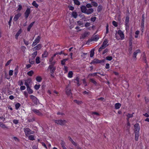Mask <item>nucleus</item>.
Masks as SVG:
<instances>
[{
	"label": "nucleus",
	"mask_w": 149,
	"mask_h": 149,
	"mask_svg": "<svg viewBox=\"0 0 149 149\" xmlns=\"http://www.w3.org/2000/svg\"><path fill=\"white\" fill-rule=\"evenodd\" d=\"M120 36V38L117 36L116 34H115V37L116 39L119 40L120 39L121 40H123L125 39V35L123 32L120 30H119L118 31L117 33Z\"/></svg>",
	"instance_id": "1"
},
{
	"label": "nucleus",
	"mask_w": 149,
	"mask_h": 149,
	"mask_svg": "<svg viewBox=\"0 0 149 149\" xmlns=\"http://www.w3.org/2000/svg\"><path fill=\"white\" fill-rule=\"evenodd\" d=\"M108 41L107 39H105L102 45L98 49V52L100 53L102 49H105L107 46L109 44H108Z\"/></svg>",
	"instance_id": "2"
},
{
	"label": "nucleus",
	"mask_w": 149,
	"mask_h": 149,
	"mask_svg": "<svg viewBox=\"0 0 149 149\" xmlns=\"http://www.w3.org/2000/svg\"><path fill=\"white\" fill-rule=\"evenodd\" d=\"M48 69L49 70V71L51 73V77L52 78L54 77V73L56 69V67H53L52 65H49L48 67Z\"/></svg>",
	"instance_id": "3"
},
{
	"label": "nucleus",
	"mask_w": 149,
	"mask_h": 149,
	"mask_svg": "<svg viewBox=\"0 0 149 149\" xmlns=\"http://www.w3.org/2000/svg\"><path fill=\"white\" fill-rule=\"evenodd\" d=\"M130 17L128 15L127 16L125 17V30L127 31L129 29V20Z\"/></svg>",
	"instance_id": "4"
},
{
	"label": "nucleus",
	"mask_w": 149,
	"mask_h": 149,
	"mask_svg": "<svg viewBox=\"0 0 149 149\" xmlns=\"http://www.w3.org/2000/svg\"><path fill=\"white\" fill-rule=\"evenodd\" d=\"M24 130L25 135L26 136H28L29 135L33 134L34 133L33 131H32L29 128H24Z\"/></svg>",
	"instance_id": "5"
},
{
	"label": "nucleus",
	"mask_w": 149,
	"mask_h": 149,
	"mask_svg": "<svg viewBox=\"0 0 149 149\" xmlns=\"http://www.w3.org/2000/svg\"><path fill=\"white\" fill-rule=\"evenodd\" d=\"M105 61H106L105 59L100 60L98 59L95 58L91 61V62L90 63V64H92L95 63H104Z\"/></svg>",
	"instance_id": "6"
},
{
	"label": "nucleus",
	"mask_w": 149,
	"mask_h": 149,
	"mask_svg": "<svg viewBox=\"0 0 149 149\" xmlns=\"http://www.w3.org/2000/svg\"><path fill=\"white\" fill-rule=\"evenodd\" d=\"M40 39L41 37L40 36H38L35 39L34 41L33 42V43L31 45L33 47L36 45L40 42Z\"/></svg>",
	"instance_id": "7"
},
{
	"label": "nucleus",
	"mask_w": 149,
	"mask_h": 149,
	"mask_svg": "<svg viewBox=\"0 0 149 149\" xmlns=\"http://www.w3.org/2000/svg\"><path fill=\"white\" fill-rule=\"evenodd\" d=\"M54 120L56 123L60 125H63L66 123V121L65 120Z\"/></svg>",
	"instance_id": "8"
},
{
	"label": "nucleus",
	"mask_w": 149,
	"mask_h": 149,
	"mask_svg": "<svg viewBox=\"0 0 149 149\" xmlns=\"http://www.w3.org/2000/svg\"><path fill=\"white\" fill-rule=\"evenodd\" d=\"M134 133L139 132L140 130V127L139 124L138 123H136L134 125Z\"/></svg>",
	"instance_id": "9"
},
{
	"label": "nucleus",
	"mask_w": 149,
	"mask_h": 149,
	"mask_svg": "<svg viewBox=\"0 0 149 149\" xmlns=\"http://www.w3.org/2000/svg\"><path fill=\"white\" fill-rule=\"evenodd\" d=\"M141 53V50L139 49H138L135 51L134 52L133 55L132 57L134 59H136V56L137 54Z\"/></svg>",
	"instance_id": "10"
},
{
	"label": "nucleus",
	"mask_w": 149,
	"mask_h": 149,
	"mask_svg": "<svg viewBox=\"0 0 149 149\" xmlns=\"http://www.w3.org/2000/svg\"><path fill=\"white\" fill-rule=\"evenodd\" d=\"M30 13L31 10L30 8H27L24 13L25 17L26 19H27Z\"/></svg>",
	"instance_id": "11"
},
{
	"label": "nucleus",
	"mask_w": 149,
	"mask_h": 149,
	"mask_svg": "<svg viewBox=\"0 0 149 149\" xmlns=\"http://www.w3.org/2000/svg\"><path fill=\"white\" fill-rule=\"evenodd\" d=\"M32 111L35 114L39 116H42L43 115L42 113L39 111V110L33 109L32 110Z\"/></svg>",
	"instance_id": "12"
},
{
	"label": "nucleus",
	"mask_w": 149,
	"mask_h": 149,
	"mask_svg": "<svg viewBox=\"0 0 149 149\" xmlns=\"http://www.w3.org/2000/svg\"><path fill=\"white\" fill-rule=\"evenodd\" d=\"M42 47V45L41 44H38L33 48V51L38 50L41 49Z\"/></svg>",
	"instance_id": "13"
},
{
	"label": "nucleus",
	"mask_w": 149,
	"mask_h": 149,
	"mask_svg": "<svg viewBox=\"0 0 149 149\" xmlns=\"http://www.w3.org/2000/svg\"><path fill=\"white\" fill-rule=\"evenodd\" d=\"M22 32V29L20 28V29L17 32V33L15 36V38L16 40L18 39V36L21 34Z\"/></svg>",
	"instance_id": "14"
},
{
	"label": "nucleus",
	"mask_w": 149,
	"mask_h": 149,
	"mask_svg": "<svg viewBox=\"0 0 149 149\" xmlns=\"http://www.w3.org/2000/svg\"><path fill=\"white\" fill-rule=\"evenodd\" d=\"M80 9L81 11V12L82 13H85L86 12L87 8L86 6L82 5L80 7Z\"/></svg>",
	"instance_id": "15"
},
{
	"label": "nucleus",
	"mask_w": 149,
	"mask_h": 149,
	"mask_svg": "<svg viewBox=\"0 0 149 149\" xmlns=\"http://www.w3.org/2000/svg\"><path fill=\"white\" fill-rule=\"evenodd\" d=\"M93 9L91 8L88 9H87L86 12L85 14L88 15L92 14L93 12Z\"/></svg>",
	"instance_id": "16"
},
{
	"label": "nucleus",
	"mask_w": 149,
	"mask_h": 149,
	"mask_svg": "<svg viewBox=\"0 0 149 149\" xmlns=\"http://www.w3.org/2000/svg\"><path fill=\"white\" fill-rule=\"evenodd\" d=\"M21 14L20 13H18L15 15L14 16L13 20L15 21H17L19 17L21 16Z\"/></svg>",
	"instance_id": "17"
},
{
	"label": "nucleus",
	"mask_w": 149,
	"mask_h": 149,
	"mask_svg": "<svg viewBox=\"0 0 149 149\" xmlns=\"http://www.w3.org/2000/svg\"><path fill=\"white\" fill-rule=\"evenodd\" d=\"M31 82V80L30 79H28L25 80L24 85L26 86V88L29 87V84Z\"/></svg>",
	"instance_id": "18"
},
{
	"label": "nucleus",
	"mask_w": 149,
	"mask_h": 149,
	"mask_svg": "<svg viewBox=\"0 0 149 149\" xmlns=\"http://www.w3.org/2000/svg\"><path fill=\"white\" fill-rule=\"evenodd\" d=\"M79 77L78 76L76 77L75 79H74V80L76 81V83L77 85L78 86H79L81 84L79 82Z\"/></svg>",
	"instance_id": "19"
},
{
	"label": "nucleus",
	"mask_w": 149,
	"mask_h": 149,
	"mask_svg": "<svg viewBox=\"0 0 149 149\" xmlns=\"http://www.w3.org/2000/svg\"><path fill=\"white\" fill-rule=\"evenodd\" d=\"M99 38V35H97L94 36L92 38V40L93 41H97Z\"/></svg>",
	"instance_id": "20"
},
{
	"label": "nucleus",
	"mask_w": 149,
	"mask_h": 149,
	"mask_svg": "<svg viewBox=\"0 0 149 149\" xmlns=\"http://www.w3.org/2000/svg\"><path fill=\"white\" fill-rule=\"evenodd\" d=\"M34 23H35L34 22H32L28 26V27L27 28V30L28 31H30V29H31V28L33 25Z\"/></svg>",
	"instance_id": "21"
},
{
	"label": "nucleus",
	"mask_w": 149,
	"mask_h": 149,
	"mask_svg": "<svg viewBox=\"0 0 149 149\" xmlns=\"http://www.w3.org/2000/svg\"><path fill=\"white\" fill-rule=\"evenodd\" d=\"M135 140L136 141H137L139 139V132H136L135 133Z\"/></svg>",
	"instance_id": "22"
},
{
	"label": "nucleus",
	"mask_w": 149,
	"mask_h": 149,
	"mask_svg": "<svg viewBox=\"0 0 149 149\" xmlns=\"http://www.w3.org/2000/svg\"><path fill=\"white\" fill-rule=\"evenodd\" d=\"M68 60V58L63 59L61 61V63L62 65H65V62Z\"/></svg>",
	"instance_id": "23"
},
{
	"label": "nucleus",
	"mask_w": 149,
	"mask_h": 149,
	"mask_svg": "<svg viewBox=\"0 0 149 149\" xmlns=\"http://www.w3.org/2000/svg\"><path fill=\"white\" fill-rule=\"evenodd\" d=\"M26 88L27 91L29 94H31L33 93V91L32 89L31 88L30 86L29 87H27Z\"/></svg>",
	"instance_id": "24"
},
{
	"label": "nucleus",
	"mask_w": 149,
	"mask_h": 149,
	"mask_svg": "<svg viewBox=\"0 0 149 149\" xmlns=\"http://www.w3.org/2000/svg\"><path fill=\"white\" fill-rule=\"evenodd\" d=\"M0 127L3 129H8V127L2 122H0Z\"/></svg>",
	"instance_id": "25"
},
{
	"label": "nucleus",
	"mask_w": 149,
	"mask_h": 149,
	"mask_svg": "<svg viewBox=\"0 0 149 149\" xmlns=\"http://www.w3.org/2000/svg\"><path fill=\"white\" fill-rule=\"evenodd\" d=\"M121 104L119 103H117L115 104V107L116 109H119L121 106Z\"/></svg>",
	"instance_id": "26"
},
{
	"label": "nucleus",
	"mask_w": 149,
	"mask_h": 149,
	"mask_svg": "<svg viewBox=\"0 0 149 149\" xmlns=\"http://www.w3.org/2000/svg\"><path fill=\"white\" fill-rule=\"evenodd\" d=\"M48 55V53L46 51L44 52V53L42 54V58H46Z\"/></svg>",
	"instance_id": "27"
},
{
	"label": "nucleus",
	"mask_w": 149,
	"mask_h": 149,
	"mask_svg": "<svg viewBox=\"0 0 149 149\" xmlns=\"http://www.w3.org/2000/svg\"><path fill=\"white\" fill-rule=\"evenodd\" d=\"M72 16L74 18H76L77 16V12L75 11H73L72 12Z\"/></svg>",
	"instance_id": "28"
},
{
	"label": "nucleus",
	"mask_w": 149,
	"mask_h": 149,
	"mask_svg": "<svg viewBox=\"0 0 149 149\" xmlns=\"http://www.w3.org/2000/svg\"><path fill=\"white\" fill-rule=\"evenodd\" d=\"M36 80L38 82H40L42 81V78L40 76H37L36 77Z\"/></svg>",
	"instance_id": "29"
},
{
	"label": "nucleus",
	"mask_w": 149,
	"mask_h": 149,
	"mask_svg": "<svg viewBox=\"0 0 149 149\" xmlns=\"http://www.w3.org/2000/svg\"><path fill=\"white\" fill-rule=\"evenodd\" d=\"M35 52H33L32 54V57L34 59L36 57V56L38 52L37 51H34Z\"/></svg>",
	"instance_id": "30"
},
{
	"label": "nucleus",
	"mask_w": 149,
	"mask_h": 149,
	"mask_svg": "<svg viewBox=\"0 0 149 149\" xmlns=\"http://www.w3.org/2000/svg\"><path fill=\"white\" fill-rule=\"evenodd\" d=\"M28 137L29 139L30 140L33 141L35 139L34 136L33 135H29Z\"/></svg>",
	"instance_id": "31"
},
{
	"label": "nucleus",
	"mask_w": 149,
	"mask_h": 149,
	"mask_svg": "<svg viewBox=\"0 0 149 149\" xmlns=\"http://www.w3.org/2000/svg\"><path fill=\"white\" fill-rule=\"evenodd\" d=\"M91 4L92 5V6H93L94 7H97L98 6L97 3V2L94 1H91Z\"/></svg>",
	"instance_id": "32"
},
{
	"label": "nucleus",
	"mask_w": 149,
	"mask_h": 149,
	"mask_svg": "<svg viewBox=\"0 0 149 149\" xmlns=\"http://www.w3.org/2000/svg\"><path fill=\"white\" fill-rule=\"evenodd\" d=\"M73 73L72 71H70L68 74V77L69 78H72L73 77Z\"/></svg>",
	"instance_id": "33"
},
{
	"label": "nucleus",
	"mask_w": 149,
	"mask_h": 149,
	"mask_svg": "<svg viewBox=\"0 0 149 149\" xmlns=\"http://www.w3.org/2000/svg\"><path fill=\"white\" fill-rule=\"evenodd\" d=\"M75 4L79 6L80 4V2L78 0H73Z\"/></svg>",
	"instance_id": "34"
},
{
	"label": "nucleus",
	"mask_w": 149,
	"mask_h": 149,
	"mask_svg": "<svg viewBox=\"0 0 149 149\" xmlns=\"http://www.w3.org/2000/svg\"><path fill=\"white\" fill-rule=\"evenodd\" d=\"M21 106L20 104L19 103H17L15 105V109L16 110H18Z\"/></svg>",
	"instance_id": "35"
},
{
	"label": "nucleus",
	"mask_w": 149,
	"mask_h": 149,
	"mask_svg": "<svg viewBox=\"0 0 149 149\" xmlns=\"http://www.w3.org/2000/svg\"><path fill=\"white\" fill-rule=\"evenodd\" d=\"M32 5L33 6L35 7L36 8H37L38 7V5L37 4L35 1H33L32 3Z\"/></svg>",
	"instance_id": "36"
},
{
	"label": "nucleus",
	"mask_w": 149,
	"mask_h": 149,
	"mask_svg": "<svg viewBox=\"0 0 149 149\" xmlns=\"http://www.w3.org/2000/svg\"><path fill=\"white\" fill-rule=\"evenodd\" d=\"M142 59L144 61V63H146L147 65L148 63L147 61L146 56H143Z\"/></svg>",
	"instance_id": "37"
},
{
	"label": "nucleus",
	"mask_w": 149,
	"mask_h": 149,
	"mask_svg": "<svg viewBox=\"0 0 149 149\" xmlns=\"http://www.w3.org/2000/svg\"><path fill=\"white\" fill-rule=\"evenodd\" d=\"M33 74H34V72L32 70H31L30 71H29L27 73V75L30 76H32Z\"/></svg>",
	"instance_id": "38"
},
{
	"label": "nucleus",
	"mask_w": 149,
	"mask_h": 149,
	"mask_svg": "<svg viewBox=\"0 0 149 149\" xmlns=\"http://www.w3.org/2000/svg\"><path fill=\"white\" fill-rule=\"evenodd\" d=\"M102 8V6L101 5L98 6L97 7V11L98 12H99L101 11Z\"/></svg>",
	"instance_id": "39"
},
{
	"label": "nucleus",
	"mask_w": 149,
	"mask_h": 149,
	"mask_svg": "<svg viewBox=\"0 0 149 149\" xmlns=\"http://www.w3.org/2000/svg\"><path fill=\"white\" fill-rule=\"evenodd\" d=\"M40 58L39 56L36 57V64H38L40 63Z\"/></svg>",
	"instance_id": "40"
},
{
	"label": "nucleus",
	"mask_w": 149,
	"mask_h": 149,
	"mask_svg": "<svg viewBox=\"0 0 149 149\" xmlns=\"http://www.w3.org/2000/svg\"><path fill=\"white\" fill-rule=\"evenodd\" d=\"M90 82H92V83H93L95 85H96L97 84V83L96 82V81L93 79L91 78L90 79Z\"/></svg>",
	"instance_id": "41"
},
{
	"label": "nucleus",
	"mask_w": 149,
	"mask_h": 149,
	"mask_svg": "<svg viewBox=\"0 0 149 149\" xmlns=\"http://www.w3.org/2000/svg\"><path fill=\"white\" fill-rule=\"evenodd\" d=\"M134 114V113H133L132 114H130L128 113L127 115V117L128 118V119H127V120H128V119L129 118H132L133 117V114Z\"/></svg>",
	"instance_id": "42"
},
{
	"label": "nucleus",
	"mask_w": 149,
	"mask_h": 149,
	"mask_svg": "<svg viewBox=\"0 0 149 149\" xmlns=\"http://www.w3.org/2000/svg\"><path fill=\"white\" fill-rule=\"evenodd\" d=\"M66 93L68 95H70L71 94V90L70 89H67L66 91Z\"/></svg>",
	"instance_id": "43"
},
{
	"label": "nucleus",
	"mask_w": 149,
	"mask_h": 149,
	"mask_svg": "<svg viewBox=\"0 0 149 149\" xmlns=\"http://www.w3.org/2000/svg\"><path fill=\"white\" fill-rule=\"evenodd\" d=\"M109 25L108 24H107L106 26V32L105 33V34H108L109 32Z\"/></svg>",
	"instance_id": "44"
},
{
	"label": "nucleus",
	"mask_w": 149,
	"mask_h": 149,
	"mask_svg": "<svg viewBox=\"0 0 149 149\" xmlns=\"http://www.w3.org/2000/svg\"><path fill=\"white\" fill-rule=\"evenodd\" d=\"M13 18V17L11 16L9 19V20L8 21V24L9 26V27H10L11 26V24L12 22V20Z\"/></svg>",
	"instance_id": "45"
},
{
	"label": "nucleus",
	"mask_w": 149,
	"mask_h": 149,
	"mask_svg": "<svg viewBox=\"0 0 149 149\" xmlns=\"http://www.w3.org/2000/svg\"><path fill=\"white\" fill-rule=\"evenodd\" d=\"M94 50L91 51L90 52V57H93L94 55Z\"/></svg>",
	"instance_id": "46"
},
{
	"label": "nucleus",
	"mask_w": 149,
	"mask_h": 149,
	"mask_svg": "<svg viewBox=\"0 0 149 149\" xmlns=\"http://www.w3.org/2000/svg\"><path fill=\"white\" fill-rule=\"evenodd\" d=\"M35 120V118L33 117L31 118H29L28 119V121L29 122H33Z\"/></svg>",
	"instance_id": "47"
},
{
	"label": "nucleus",
	"mask_w": 149,
	"mask_h": 149,
	"mask_svg": "<svg viewBox=\"0 0 149 149\" xmlns=\"http://www.w3.org/2000/svg\"><path fill=\"white\" fill-rule=\"evenodd\" d=\"M29 63L31 65H33L34 64L35 61L34 60V59H29Z\"/></svg>",
	"instance_id": "48"
},
{
	"label": "nucleus",
	"mask_w": 149,
	"mask_h": 149,
	"mask_svg": "<svg viewBox=\"0 0 149 149\" xmlns=\"http://www.w3.org/2000/svg\"><path fill=\"white\" fill-rule=\"evenodd\" d=\"M13 61L12 59H10V60H8L7 62L5 64V66H7L11 62Z\"/></svg>",
	"instance_id": "49"
},
{
	"label": "nucleus",
	"mask_w": 149,
	"mask_h": 149,
	"mask_svg": "<svg viewBox=\"0 0 149 149\" xmlns=\"http://www.w3.org/2000/svg\"><path fill=\"white\" fill-rule=\"evenodd\" d=\"M32 101L35 104H37L38 101V100L36 97L35 99V100H32Z\"/></svg>",
	"instance_id": "50"
},
{
	"label": "nucleus",
	"mask_w": 149,
	"mask_h": 149,
	"mask_svg": "<svg viewBox=\"0 0 149 149\" xmlns=\"http://www.w3.org/2000/svg\"><path fill=\"white\" fill-rule=\"evenodd\" d=\"M132 47H129L128 51L129 53L131 54L132 53Z\"/></svg>",
	"instance_id": "51"
},
{
	"label": "nucleus",
	"mask_w": 149,
	"mask_h": 149,
	"mask_svg": "<svg viewBox=\"0 0 149 149\" xmlns=\"http://www.w3.org/2000/svg\"><path fill=\"white\" fill-rule=\"evenodd\" d=\"M106 60L110 61H111L112 59V57L111 56H107L106 58Z\"/></svg>",
	"instance_id": "52"
},
{
	"label": "nucleus",
	"mask_w": 149,
	"mask_h": 149,
	"mask_svg": "<svg viewBox=\"0 0 149 149\" xmlns=\"http://www.w3.org/2000/svg\"><path fill=\"white\" fill-rule=\"evenodd\" d=\"M86 8H91L92 7V4L90 3H87L86 5Z\"/></svg>",
	"instance_id": "53"
},
{
	"label": "nucleus",
	"mask_w": 149,
	"mask_h": 149,
	"mask_svg": "<svg viewBox=\"0 0 149 149\" xmlns=\"http://www.w3.org/2000/svg\"><path fill=\"white\" fill-rule=\"evenodd\" d=\"M40 87V85L36 84L34 86V88L36 90H38L39 88Z\"/></svg>",
	"instance_id": "54"
},
{
	"label": "nucleus",
	"mask_w": 149,
	"mask_h": 149,
	"mask_svg": "<svg viewBox=\"0 0 149 149\" xmlns=\"http://www.w3.org/2000/svg\"><path fill=\"white\" fill-rule=\"evenodd\" d=\"M74 102L77 103L78 104H79L82 103V102L77 100H74Z\"/></svg>",
	"instance_id": "55"
},
{
	"label": "nucleus",
	"mask_w": 149,
	"mask_h": 149,
	"mask_svg": "<svg viewBox=\"0 0 149 149\" xmlns=\"http://www.w3.org/2000/svg\"><path fill=\"white\" fill-rule=\"evenodd\" d=\"M97 72H95L93 73H90L88 74V76L94 77L97 75Z\"/></svg>",
	"instance_id": "56"
},
{
	"label": "nucleus",
	"mask_w": 149,
	"mask_h": 149,
	"mask_svg": "<svg viewBox=\"0 0 149 149\" xmlns=\"http://www.w3.org/2000/svg\"><path fill=\"white\" fill-rule=\"evenodd\" d=\"M113 25L115 27H117L118 26V23L115 21H113L112 22Z\"/></svg>",
	"instance_id": "57"
},
{
	"label": "nucleus",
	"mask_w": 149,
	"mask_h": 149,
	"mask_svg": "<svg viewBox=\"0 0 149 149\" xmlns=\"http://www.w3.org/2000/svg\"><path fill=\"white\" fill-rule=\"evenodd\" d=\"M26 48V47L24 46H22L21 47V50L23 52H25V50Z\"/></svg>",
	"instance_id": "58"
},
{
	"label": "nucleus",
	"mask_w": 149,
	"mask_h": 149,
	"mask_svg": "<svg viewBox=\"0 0 149 149\" xmlns=\"http://www.w3.org/2000/svg\"><path fill=\"white\" fill-rule=\"evenodd\" d=\"M77 22L79 25L81 26V27H82L83 26V23H82L80 21H77Z\"/></svg>",
	"instance_id": "59"
},
{
	"label": "nucleus",
	"mask_w": 149,
	"mask_h": 149,
	"mask_svg": "<svg viewBox=\"0 0 149 149\" xmlns=\"http://www.w3.org/2000/svg\"><path fill=\"white\" fill-rule=\"evenodd\" d=\"M24 42V44L26 46H27L29 44V41H26L24 39L23 40Z\"/></svg>",
	"instance_id": "60"
},
{
	"label": "nucleus",
	"mask_w": 149,
	"mask_h": 149,
	"mask_svg": "<svg viewBox=\"0 0 149 149\" xmlns=\"http://www.w3.org/2000/svg\"><path fill=\"white\" fill-rule=\"evenodd\" d=\"M109 51V50L107 48H106L102 52V55H104L106 53H107Z\"/></svg>",
	"instance_id": "61"
},
{
	"label": "nucleus",
	"mask_w": 149,
	"mask_h": 149,
	"mask_svg": "<svg viewBox=\"0 0 149 149\" xmlns=\"http://www.w3.org/2000/svg\"><path fill=\"white\" fill-rule=\"evenodd\" d=\"M61 144L62 148H63V147H65V143L64 141H62L61 143Z\"/></svg>",
	"instance_id": "62"
},
{
	"label": "nucleus",
	"mask_w": 149,
	"mask_h": 149,
	"mask_svg": "<svg viewBox=\"0 0 149 149\" xmlns=\"http://www.w3.org/2000/svg\"><path fill=\"white\" fill-rule=\"evenodd\" d=\"M82 81H83V83L84 84L85 86H87V82L86 81V79H83L82 80Z\"/></svg>",
	"instance_id": "63"
},
{
	"label": "nucleus",
	"mask_w": 149,
	"mask_h": 149,
	"mask_svg": "<svg viewBox=\"0 0 149 149\" xmlns=\"http://www.w3.org/2000/svg\"><path fill=\"white\" fill-rule=\"evenodd\" d=\"M18 8L17 9V10H18V11L21 10L22 8V5L21 4H19L18 5Z\"/></svg>",
	"instance_id": "64"
}]
</instances>
